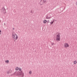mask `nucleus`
Wrapping results in <instances>:
<instances>
[{
  "mask_svg": "<svg viewBox=\"0 0 77 77\" xmlns=\"http://www.w3.org/2000/svg\"><path fill=\"white\" fill-rule=\"evenodd\" d=\"M13 74L14 75H15L16 76H17L18 77H21H21H23L24 76V73H23V72L22 71L20 72H15Z\"/></svg>",
  "mask_w": 77,
  "mask_h": 77,
  "instance_id": "f257e3e1",
  "label": "nucleus"
},
{
  "mask_svg": "<svg viewBox=\"0 0 77 77\" xmlns=\"http://www.w3.org/2000/svg\"><path fill=\"white\" fill-rule=\"evenodd\" d=\"M12 36L14 39H17L18 38V36L14 32H12Z\"/></svg>",
  "mask_w": 77,
  "mask_h": 77,
  "instance_id": "f03ea898",
  "label": "nucleus"
},
{
  "mask_svg": "<svg viewBox=\"0 0 77 77\" xmlns=\"http://www.w3.org/2000/svg\"><path fill=\"white\" fill-rule=\"evenodd\" d=\"M6 9H5V7H3L1 10V12H2V13H3L4 14H5V13H6Z\"/></svg>",
  "mask_w": 77,
  "mask_h": 77,
  "instance_id": "7ed1b4c3",
  "label": "nucleus"
},
{
  "mask_svg": "<svg viewBox=\"0 0 77 77\" xmlns=\"http://www.w3.org/2000/svg\"><path fill=\"white\" fill-rule=\"evenodd\" d=\"M64 46L65 48H66V47H69V45H68V43H65Z\"/></svg>",
  "mask_w": 77,
  "mask_h": 77,
  "instance_id": "20e7f679",
  "label": "nucleus"
},
{
  "mask_svg": "<svg viewBox=\"0 0 77 77\" xmlns=\"http://www.w3.org/2000/svg\"><path fill=\"white\" fill-rule=\"evenodd\" d=\"M42 2V4H44V3H46V1L44 0H42L41 1V3Z\"/></svg>",
  "mask_w": 77,
  "mask_h": 77,
  "instance_id": "39448f33",
  "label": "nucleus"
},
{
  "mask_svg": "<svg viewBox=\"0 0 77 77\" xmlns=\"http://www.w3.org/2000/svg\"><path fill=\"white\" fill-rule=\"evenodd\" d=\"M46 19H50L51 18V16L49 15L47 16L46 17Z\"/></svg>",
  "mask_w": 77,
  "mask_h": 77,
  "instance_id": "423d86ee",
  "label": "nucleus"
},
{
  "mask_svg": "<svg viewBox=\"0 0 77 77\" xmlns=\"http://www.w3.org/2000/svg\"><path fill=\"white\" fill-rule=\"evenodd\" d=\"M56 38V40L57 41H60V38H58L57 37Z\"/></svg>",
  "mask_w": 77,
  "mask_h": 77,
  "instance_id": "0eeeda50",
  "label": "nucleus"
},
{
  "mask_svg": "<svg viewBox=\"0 0 77 77\" xmlns=\"http://www.w3.org/2000/svg\"><path fill=\"white\" fill-rule=\"evenodd\" d=\"M56 38H60V35L58 34L57 35V36Z\"/></svg>",
  "mask_w": 77,
  "mask_h": 77,
  "instance_id": "6e6552de",
  "label": "nucleus"
},
{
  "mask_svg": "<svg viewBox=\"0 0 77 77\" xmlns=\"http://www.w3.org/2000/svg\"><path fill=\"white\" fill-rule=\"evenodd\" d=\"M43 23H47V20H44Z\"/></svg>",
  "mask_w": 77,
  "mask_h": 77,
  "instance_id": "1a4fd4ad",
  "label": "nucleus"
},
{
  "mask_svg": "<svg viewBox=\"0 0 77 77\" xmlns=\"http://www.w3.org/2000/svg\"><path fill=\"white\" fill-rule=\"evenodd\" d=\"M5 62L7 63H9V60H7L5 61Z\"/></svg>",
  "mask_w": 77,
  "mask_h": 77,
  "instance_id": "9d476101",
  "label": "nucleus"
},
{
  "mask_svg": "<svg viewBox=\"0 0 77 77\" xmlns=\"http://www.w3.org/2000/svg\"><path fill=\"white\" fill-rule=\"evenodd\" d=\"M54 20L51 23V24H53V23H54Z\"/></svg>",
  "mask_w": 77,
  "mask_h": 77,
  "instance_id": "9b49d317",
  "label": "nucleus"
},
{
  "mask_svg": "<svg viewBox=\"0 0 77 77\" xmlns=\"http://www.w3.org/2000/svg\"><path fill=\"white\" fill-rule=\"evenodd\" d=\"M19 69V68H18V67H17L15 69H16V70L18 71V70Z\"/></svg>",
  "mask_w": 77,
  "mask_h": 77,
  "instance_id": "f8f14e48",
  "label": "nucleus"
},
{
  "mask_svg": "<svg viewBox=\"0 0 77 77\" xmlns=\"http://www.w3.org/2000/svg\"><path fill=\"white\" fill-rule=\"evenodd\" d=\"M74 64H76V63H77V61H75L74 62Z\"/></svg>",
  "mask_w": 77,
  "mask_h": 77,
  "instance_id": "ddd939ff",
  "label": "nucleus"
},
{
  "mask_svg": "<svg viewBox=\"0 0 77 77\" xmlns=\"http://www.w3.org/2000/svg\"><path fill=\"white\" fill-rule=\"evenodd\" d=\"M10 72H9L8 71H7V74H9Z\"/></svg>",
  "mask_w": 77,
  "mask_h": 77,
  "instance_id": "4468645a",
  "label": "nucleus"
},
{
  "mask_svg": "<svg viewBox=\"0 0 77 77\" xmlns=\"http://www.w3.org/2000/svg\"><path fill=\"white\" fill-rule=\"evenodd\" d=\"M30 12L31 13H32V14H33V10H31L30 11Z\"/></svg>",
  "mask_w": 77,
  "mask_h": 77,
  "instance_id": "2eb2a0df",
  "label": "nucleus"
},
{
  "mask_svg": "<svg viewBox=\"0 0 77 77\" xmlns=\"http://www.w3.org/2000/svg\"><path fill=\"white\" fill-rule=\"evenodd\" d=\"M19 71H21V68H19Z\"/></svg>",
  "mask_w": 77,
  "mask_h": 77,
  "instance_id": "dca6fc26",
  "label": "nucleus"
},
{
  "mask_svg": "<svg viewBox=\"0 0 77 77\" xmlns=\"http://www.w3.org/2000/svg\"><path fill=\"white\" fill-rule=\"evenodd\" d=\"M29 74H32V71H30L29 72Z\"/></svg>",
  "mask_w": 77,
  "mask_h": 77,
  "instance_id": "f3484780",
  "label": "nucleus"
},
{
  "mask_svg": "<svg viewBox=\"0 0 77 77\" xmlns=\"http://www.w3.org/2000/svg\"><path fill=\"white\" fill-rule=\"evenodd\" d=\"M54 43H53L52 44V45H54Z\"/></svg>",
  "mask_w": 77,
  "mask_h": 77,
  "instance_id": "a211bd4d",
  "label": "nucleus"
},
{
  "mask_svg": "<svg viewBox=\"0 0 77 77\" xmlns=\"http://www.w3.org/2000/svg\"><path fill=\"white\" fill-rule=\"evenodd\" d=\"M49 22H50V21L48 20V21H47V23H49Z\"/></svg>",
  "mask_w": 77,
  "mask_h": 77,
  "instance_id": "6ab92c4d",
  "label": "nucleus"
},
{
  "mask_svg": "<svg viewBox=\"0 0 77 77\" xmlns=\"http://www.w3.org/2000/svg\"><path fill=\"white\" fill-rule=\"evenodd\" d=\"M2 32V31L0 30V35H1V32Z\"/></svg>",
  "mask_w": 77,
  "mask_h": 77,
  "instance_id": "aec40b11",
  "label": "nucleus"
},
{
  "mask_svg": "<svg viewBox=\"0 0 77 77\" xmlns=\"http://www.w3.org/2000/svg\"><path fill=\"white\" fill-rule=\"evenodd\" d=\"M76 5H77V2L76 3Z\"/></svg>",
  "mask_w": 77,
  "mask_h": 77,
  "instance_id": "412c9836",
  "label": "nucleus"
},
{
  "mask_svg": "<svg viewBox=\"0 0 77 77\" xmlns=\"http://www.w3.org/2000/svg\"><path fill=\"white\" fill-rule=\"evenodd\" d=\"M43 4H42H42H41L40 5H43Z\"/></svg>",
  "mask_w": 77,
  "mask_h": 77,
  "instance_id": "4be33fe9",
  "label": "nucleus"
},
{
  "mask_svg": "<svg viewBox=\"0 0 77 77\" xmlns=\"http://www.w3.org/2000/svg\"><path fill=\"white\" fill-rule=\"evenodd\" d=\"M14 28H13V30H14Z\"/></svg>",
  "mask_w": 77,
  "mask_h": 77,
  "instance_id": "5701e85b",
  "label": "nucleus"
},
{
  "mask_svg": "<svg viewBox=\"0 0 77 77\" xmlns=\"http://www.w3.org/2000/svg\"><path fill=\"white\" fill-rule=\"evenodd\" d=\"M1 22V20H0V23Z\"/></svg>",
  "mask_w": 77,
  "mask_h": 77,
  "instance_id": "b1692460",
  "label": "nucleus"
},
{
  "mask_svg": "<svg viewBox=\"0 0 77 77\" xmlns=\"http://www.w3.org/2000/svg\"><path fill=\"white\" fill-rule=\"evenodd\" d=\"M14 41L15 42V41H16L15 40H14Z\"/></svg>",
  "mask_w": 77,
  "mask_h": 77,
  "instance_id": "393cba45",
  "label": "nucleus"
},
{
  "mask_svg": "<svg viewBox=\"0 0 77 77\" xmlns=\"http://www.w3.org/2000/svg\"><path fill=\"white\" fill-rule=\"evenodd\" d=\"M54 41L55 40V39H54Z\"/></svg>",
  "mask_w": 77,
  "mask_h": 77,
  "instance_id": "a878e982",
  "label": "nucleus"
}]
</instances>
